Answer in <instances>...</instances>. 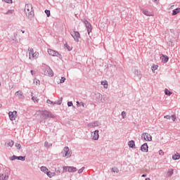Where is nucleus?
<instances>
[{
    "mask_svg": "<svg viewBox=\"0 0 180 180\" xmlns=\"http://www.w3.org/2000/svg\"><path fill=\"white\" fill-rule=\"evenodd\" d=\"M25 13L28 18H33L34 12L33 11V6L31 4H27L25 7Z\"/></svg>",
    "mask_w": 180,
    "mask_h": 180,
    "instance_id": "obj_1",
    "label": "nucleus"
},
{
    "mask_svg": "<svg viewBox=\"0 0 180 180\" xmlns=\"http://www.w3.org/2000/svg\"><path fill=\"white\" fill-rule=\"evenodd\" d=\"M28 53H29V60H37V58H39V52L34 51V49H33V48H29Z\"/></svg>",
    "mask_w": 180,
    "mask_h": 180,
    "instance_id": "obj_2",
    "label": "nucleus"
},
{
    "mask_svg": "<svg viewBox=\"0 0 180 180\" xmlns=\"http://www.w3.org/2000/svg\"><path fill=\"white\" fill-rule=\"evenodd\" d=\"M39 115H40L41 120H45V119H49V117H51V114L47 110L39 111Z\"/></svg>",
    "mask_w": 180,
    "mask_h": 180,
    "instance_id": "obj_3",
    "label": "nucleus"
},
{
    "mask_svg": "<svg viewBox=\"0 0 180 180\" xmlns=\"http://www.w3.org/2000/svg\"><path fill=\"white\" fill-rule=\"evenodd\" d=\"M70 34L75 41H79V39H81V35L79 34V32L78 31H72L70 32Z\"/></svg>",
    "mask_w": 180,
    "mask_h": 180,
    "instance_id": "obj_4",
    "label": "nucleus"
},
{
    "mask_svg": "<svg viewBox=\"0 0 180 180\" xmlns=\"http://www.w3.org/2000/svg\"><path fill=\"white\" fill-rule=\"evenodd\" d=\"M48 53L49 54V56H52V57H59V58H62L61 54H60V53L53 49H48Z\"/></svg>",
    "mask_w": 180,
    "mask_h": 180,
    "instance_id": "obj_5",
    "label": "nucleus"
},
{
    "mask_svg": "<svg viewBox=\"0 0 180 180\" xmlns=\"http://www.w3.org/2000/svg\"><path fill=\"white\" fill-rule=\"evenodd\" d=\"M62 154H63V157H67V158H68L71 157V154H72V153L70 151V148L65 146L62 151Z\"/></svg>",
    "mask_w": 180,
    "mask_h": 180,
    "instance_id": "obj_6",
    "label": "nucleus"
},
{
    "mask_svg": "<svg viewBox=\"0 0 180 180\" xmlns=\"http://www.w3.org/2000/svg\"><path fill=\"white\" fill-rule=\"evenodd\" d=\"M63 171L65 172H75L77 171V168L74 167H64Z\"/></svg>",
    "mask_w": 180,
    "mask_h": 180,
    "instance_id": "obj_7",
    "label": "nucleus"
},
{
    "mask_svg": "<svg viewBox=\"0 0 180 180\" xmlns=\"http://www.w3.org/2000/svg\"><path fill=\"white\" fill-rule=\"evenodd\" d=\"M142 137H143V140L146 141H151L153 140V136H151L148 133H143L142 134Z\"/></svg>",
    "mask_w": 180,
    "mask_h": 180,
    "instance_id": "obj_8",
    "label": "nucleus"
},
{
    "mask_svg": "<svg viewBox=\"0 0 180 180\" xmlns=\"http://www.w3.org/2000/svg\"><path fill=\"white\" fill-rule=\"evenodd\" d=\"M17 112L16 111H13V112H8V116H9V119L12 121L15 120L16 119V115H17Z\"/></svg>",
    "mask_w": 180,
    "mask_h": 180,
    "instance_id": "obj_9",
    "label": "nucleus"
},
{
    "mask_svg": "<svg viewBox=\"0 0 180 180\" xmlns=\"http://www.w3.org/2000/svg\"><path fill=\"white\" fill-rule=\"evenodd\" d=\"M91 139L93 140H98L99 139V131L96 130L91 133Z\"/></svg>",
    "mask_w": 180,
    "mask_h": 180,
    "instance_id": "obj_10",
    "label": "nucleus"
},
{
    "mask_svg": "<svg viewBox=\"0 0 180 180\" xmlns=\"http://www.w3.org/2000/svg\"><path fill=\"white\" fill-rule=\"evenodd\" d=\"M84 23L86 25V27L87 29V32H88V34H89L91 33V32H92V25H91V23H89L88 21H84Z\"/></svg>",
    "mask_w": 180,
    "mask_h": 180,
    "instance_id": "obj_11",
    "label": "nucleus"
},
{
    "mask_svg": "<svg viewBox=\"0 0 180 180\" xmlns=\"http://www.w3.org/2000/svg\"><path fill=\"white\" fill-rule=\"evenodd\" d=\"M141 12L145 15L146 16H154V13L150 12L148 10L142 9Z\"/></svg>",
    "mask_w": 180,
    "mask_h": 180,
    "instance_id": "obj_12",
    "label": "nucleus"
},
{
    "mask_svg": "<svg viewBox=\"0 0 180 180\" xmlns=\"http://www.w3.org/2000/svg\"><path fill=\"white\" fill-rule=\"evenodd\" d=\"M141 151L143 153H148V145L147 143H144L141 147Z\"/></svg>",
    "mask_w": 180,
    "mask_h": 180,
    "instance_id": "obj_13",
    "label": "nucleus"
},
{
    "mask_svg": "<svg viewBox=\"0 0 180 180\" xmlns=\"http://www.w3.org/2000/svg\"><path fill=\"white\" fill-rule=\"evenodd\" d=\"M162 63H168V60H169V58H168L167 56H165V55H162L161 57H160Z\"/></svg>",
    "mask_w": 180,
    "mask_h": 180,
    "instance_id": "obj_14",
    "label": "nucleus"
},
{
    "mask_svg": "<svg viewBox=\"0 0 180 180\" xmlns=\"http://www.w3.org/2000/svg\"><path fill=\"white\" fill-rule=\"evenodd\" d=\"M15 144V142L13 141H8L6 144L5 146L6 147H13Z\"/></svg>",
    "mask_w": 180,
    "mask_h": 180,
    "instance_id": "obj_15",
    "label": "nucleus"
},
{
    "mask_svg": "<svg viewBox=\"0 0 180 180\" xmlns=\"http://www.w3.org/2000/svg\"><path fill=\"white\" fill-rule=\"evenodd\" d=\"M46 75L49 77H53V75H54V73L53 72V70L49 68L46 72Z\"/></svg>",
    "mask_w": 180,
    "mask_h": 180,
    "instance_id": "obj_16",
    "label": "nucleus"
},
{
    "mask_svg": "<svg viewBox=\"0 0 180 180\" xmlns=\"http://www.w3.org/2000/svg\"><path fill=\"white\" fill-rule=\"evenodd\" d=\"M46 175L49 178H53V176H56V172H51L48 170V172H46Z\"/></svg>",
    "mask_w": 180,
    "mask_h": 180,
    "instance_id": "obj_17",
    "label": "nucleus"
},
{
    "mask_svg": "<svg viewBox=\"0 0 180 180\" xmlns=\"http://www.w3.org/2000/svg\"><path fill=\"white\" fill-rule=\"evenodd\" d=\"M1 180H8L9 179V175L8 174H1L0 176Z\"/></svg>",
    "mask_w": 180,
    "mask_h": 180,
    "instance_id": "obj_18",
    "label": "nucleus"
},
{
    "mask_svg": "<svg viewBox=\"0 0 180 180\" xmlns=\"http://www.w3.org/2000/svg\"><path fill=\"white\" fill-rule=\"evenodd\" d=\"M178 13H180V8L173 10V11H172L173 16H175V15H178Z\"/></svg>",
    "mask_w": 180,
    "mask_h": 180,
    "instance_id": "obj_19",
    "label": "nucleus"
},
{
    "mask_svg": "<svg viewBox=\"0 0 180 180\" xmlns=\"http://www.w3.org/2000/svg\"><path fill=\"white\" fill-rule=\"evenodd\" d=\"M41 171L42 172H44V174H47V172H49V169H47V167L42 166L41 167Z\"/></svg>",
    "mask_w": 180,
    "mask_h": 180,
    "instance_id": "obj_20",
    "label": "nucleus"
},
{
    "mask_svg": "<svg viewBox=\"0 0 180 180\" xmlns=\"http://www.w3.org/2000/svg\"><path fill=\"white\" fill-rule=\"evenodd\" d=\"M128 146H129L131 148H133V147H134V146H136V144L134 143V141H130L128 143Z\"/></svg>",
    "mask_w": 180,
    "mask_h": 180,
    "instance_id": "obj_21",
    "label": "nucleus"
},
{
    "mask_svg": "<svg viewBox=\"0 0 180 180\" xmlns=\"http://www.w3.org/2000/svg\"><path fill=\"white\" fill-rule=\"evenodd\" d=\"M173 160H179L180 155L179 153H176L174 155L172 156Z\"/></svg>",
    "mask_w": 180,
    "mask_h": 180,
    "instance_id": "obj_22",
    "label": "nucleus"
},
{
    "mask_svg": "<svg viewBox=\"0 0 180 180\" xmlns=\"http://www.w3.org/2000/svg\"><path fill=\"white\" fill-rule=\"evenodd\" d=\"M165 95H168V96H171L172 95V93L168 90V89H165Z\"/></svg>",
    "mask_w": 180,
    "mask_h": 180,
    "instance_id": "obj_23",
    "label": "nucleus"
},
{
    "mask_svg": "<svg viewBox=\"0 0 180 180\" xmlns=\"http://www.w3.org/2000/svg\"><path fill=\"white\" fill-rule=\"evenodd\" d=\"M65 47L68 50V51H71V50H72V46H70L67 43L65 44Z\"/></svg>",
    "mask_w": 180,
    "mask_h": 180,
    "instance_id": "obj_24",
    "label": "nucleus"
},
{
    "mask_svg": "<svg viewBox=\"0 0 180 180\" xmlns=\"http://www.w3.org/2000/svg\"><path fill=\"white\" fill-rule=\"evenodd\" d=\"M101 85H103L104 88L107 89L108 86V82L107 81L101 82Z\"/></svg>",
    "mask_w": 180,
    "mask_h": 180,
    "instance_id": "obj_25",
    "label": "nucleus"
},
{
    "mask_svg": "<svg viewBox=\"0 0 180 180\" xmlns=\"http://www.w3.org/2000/svg\"><path fill=\"white\" fill-rule=\"evenodd\" d=\"M172 174H174V169H170L168 172H167V175L168 176H171L172 175Z\"/></svg>",
    "mask_w": 180,
    "mask_h": 180,
    "instance_id": "obj_26",
    "label": "nucleus"
},
{
    "mask_svg": "<svg viewBox=\"0 0 180 180\" xmlns=\"http://www.w3.org/2000/svg\"><path fill=\"white\" fill-rule=\"evenodd\" d=\"M155 70H158V65H153L152 67V71H155Z\"/></svg>",
    "mask_w": 180,
    "mask_h": 180,
    "instance_id": "obj_27",
    "label": "nucleus"
},
{
    "mask_svg": "<svg viewBox=\"0 0 180 180\" xmlns=\"http://www.w3.org/2000/svg\"><path fill=\"white\" fill-rule=\"evenodd\" d=\"M34 84H35L36 85H40V80H39L37 79H34Z\"/></svg>",
    "mask_w": 180,
    "mask_h": 180,
    "instance_id": "obj_28",
    "label": "nucleus"
},
{
    "mask_svg": "<svg viewBox=\"0 0 180 180\" xmlns=\"http://www.w3.org/2000/svg\"><path fill=\"white\" fill-rule=\"evenodd\" d=\"M15 95H16L17 96H23V94H22V91H17V92L15 93Z\"/></svg>",
    "mask_w": 180,
    "mask_h": 180,
    "instance_id": "obj_29",
    "label": "nucleus"
},
{
    "mask_svg": "<svg viewBox=\"0 0 180 180\" xmlns=\"http://www.w3.org/2000/svg\"><path fill=\"white\" fill-rule=\"evenodd\" d=\"M45 13H46L47 18H50L51 13H50L49 10H45Z\"/></svg>",
    "mask_w": 180,
    "mask_h": 180,
    "instance_id": "obj_30",
    "label": "nucleus"
},
{
    "mask_svg": "<svg viewBox=\"0 0 180 180\" xmlns=\"http://www.w3.org/2000/svg\"><path fill=\"white\" fill-rule=\"evenodd\" d=\"M112 172H119V169L117 167H112Z\"/></svg>",
    "mask_w": 180,
    "mask_h": 180,
    "instance_id": "obj_31",
    "label": "nucleus"
},
{
    "mask_svg": "<svg viewBox=\"0 0 180 180\" xmlns=\"http://www.w3.org/2000/svg\"><path fill=\"white\" fill-rule=\"evenodd\" d=\"M25 157L23 156H20L17 158V160H19L20 161H25Z\"/></svg>",
    "mask_w": 180,
    "mask_h": 180,
    "instance_id": "obj_32",
    "label": "nucleus"
},
{
    "mask_svg": "<svg viewBox=\"0 0 180 180\" xmlns=\"http://www.w3.org/2000/svg\"><path fill=\"white\" fill-rule=\"evenodd\" d=\"M15 147L18 148V150H20L22 146L20 143H15Z\"/></svg>",
    "mask_w": 180,
    "mask_h": 180,
    "instance_id": "obj_33",
    "label": "nucleus"
},
{
    "mask_svg": "<svg viewBox=\"0 0 180 180\" xmlns=\"http://www.w3.org/2000/svg\"><path fill=\"white\" fill-rule=\"evenodd\" d=\"M13 12H15L14 10H9L7 11L6 15L12 14Z\"/></svg>",
    "mask_w": 180,
    "mask_h": 180,
    "instance_id": "obj_34",
    "label": "nucleus"
},
{
    "mask_svg": "<svg viewBox=\"0 0 180 180\" xmlns=\"http://www.w3.org/2000/svg\"><path fill=\"white\" fill-rule=\"evenodd\" d=\"M171 118L173 122H175V120H176V116H175V115H172Z\"/></svg>",
    "mask_w": 180,
    "mask_h": 180,
    "instance_id": "obj_35",
    "label": "nucleus"
},
{
    "mask_svg": "<svg viewBox=\"0 0 180 180\" xmlns=\"http://www.w3.org/2000/svg\"><path fill=\"white\" fill-rule=\"evenodd\" d=\"M65 82V77H61L60 84H63V82Z\"/></svg>",
    "mask_w": 180,
    "mask_h": 180,
    "instance_id": "obj_36",
    "label": "nucleus"
},
{
    "mask_svg": "<svg viewBox=\"0 0 180 180\" xmlns=\"http://www.w3.org/2000/svg\"><path fill=\"white\" fill-rule=\"evenodd\" d=\"M6 4H12V0H2Z\"/></svg>",
    "mask_w": 180,
    "mask_h": 180,
    "instance_id": "obj_37",
    "label": "nucleus"
},
{
    "mask_svg": "<svg viewBox=\"0 0 180 180\" xmlns=\"http://www.w3.org/2000/svg\"><path fill=\"white\" fill-rule=\"evenodd\" d=\"M32 101H34V102H39V99H37V97H34V96H33L32 98Z\"/></svg>",
    "mask_w": 180,
    "mask_h": 180,
    "instance_id": "obj_38",
    "label": "nucleus"
},
{
    "mask_svg": "<svg viewBox=\"0 0 180 180\" xmlns=\"http://www.w3.org/2000/svg\"><path fill=\"white\" fill-rule=\"evenodd\" d=\"M11 161H13V160H18V156L13 155V156L11 158Z\"/></svg>",
    "mask_w": 180,
    "mask_h": 180,
    "instance_id": "obj_39",
    "label": "nucleus"
},
{
    "mask_svg": "<svg viewBox=\"0 0 180 180\" xmlns=\"http://www.w3.org/2000/svg\"><path fill=\"white\" fill-rule=\"evenodd\" d=\"M121 115H122L123 119H124V117H126V112L123 111Z\"/></svg>",
    "mask_w": 180,
    "mask_h": 180,
    "instance_id": "obj_40",
    "label": "nucleus"
},
{
    "mask_svg": "<svg viewBox=\"0 0 180 180\" xmlns=\"http://www.w3.org/2000/svg\"><path fill=\"white\" fill-rule=\"evenodd\" d=\"M159 155H164V151L162 150H159Z\"/></svg>",
    "mask_w": 180,
    "mask_h": 180,
    "instance_id": "obj_41",
    "label": "nucleus"
},
{
    "mask_svg": "<svg viewBox=\"0 0 180 180\" xmlns=\"http://www.w3.org/2000/svg\"><path fill=\"white\" fill-rule=\"evenodd\" d=\"M46 103H49V105H53V101H51L50 100H47Z\"/></svg>",
    "mask_w": 180,
    "mask_h": 180,
    "instance_id": "obj_42",
    "label": "nucleus"
},
{
    "mask_svg": "<svg viewBox=\"0 0 180 180\" xmlns=\"http://www.w3.org/2000/svg\"><path fill=\"white\" fill-rule=\"evenodd\" d=\"M51 144L49 143V142H45V147H50Z\"/></svg>",
    "mask_w": 180,
    "mask_h": 180,
    "instance_id": "obj_43",
    "label": "nucleus"
},
{
    "mask_svg": "<svg viewBox=\"0 0 180 180\" xmlns=\"http://www.w3.org/2000/svg\"><path fill=\"white\" fill-rule=\"evenodd\" d=\"M165 119H167V120H169V119H171V116H169V115H165Z\"/></svg>",
    "mask_w": 180,
    "mask_h": 180,
    "instance_id": "obj_44",
    "label": "nucleus"
},
{
    "mask_svg": "<svg viewBox=\"0 0 180 180\" xmlns=\"http://www.w3.org/2000/svg\"><path fill=\"white\" fill-rule=\"evenodd\" d=\"M83 171H84V167H82V169H79L78 170V173H79V174H81V173H82Z\"/></svg>",
    "mask_w": 180,
    "mask_h": 180,
    "instance_id": "obj_45",
    "label": "nucleus"
},
{
    "mask_svg": "<svg viewBox=\"0 0 180 180\" xmlns=\"http://www.w3.org/2000/svg\"><path fill=\"white\" fill-rule=\"evenodd\" d=\"M68 106H72V101H69V102L68 103Z\"/></svg>",
    "mask_w": 180,
    "mask_h": 180,
    "instance_id": "obj_46",
    "label": "nucleus"
},
{
    "mask_svg": "<svg viewBox=\"0 0 180 180\" xmlns=\"http://www.w3.org/2000/svg\"><path fill=\"white\" fill-rule=\"evenodd\" d=\"M13 40H16V36L15 35L13 36Z\"/></svg>",
    "mask_w": 180,
    "mask_h": 180,
    "instance_id": "obj_47",
    "label": "nucleus"
},
{
    "mask_svg": "<svg viewBox=\"0 0 180 180\" xmlns=\"http://www.w3.org/2000/svg\"><path fill=\"white\" fill-rule=\"evenodd\" d=\"M31 74H32V75H34V74H35V73H34L33 70H31Z\"/></svg>",
    "mask_w": 180,
    "mask_h": 180,
    "instance_id": "obj_48",
    "label": "nucleus"
},
{
    "mask_svg": "<svg viewBox=\"0 0 180 180\" xmlns=\"http://www.w3.org/2000/svg\"><path fill=\"white\" fill-rule=\"evenodd\" d=\"M81 105H82V106L84 108V103L81 102Z\"/></svg>",
    "mask_w": 180,
    "mask_h": 180,
    "instance_id": "obj_49",
    "label": "nucleus"
},
{
    "mask_svg": "<svg viewBox=\"0 0 180 180\" xmlns=\"http://www.w3.org/2000/svg\"><path fill=\"white\" fill-rule=\"evenodd\" d=\"M77 106H79V103L77 101Z\"/></svg>",
    "mask_w": 180,
    "mask_h": 180,
    "instance_id": "obj_50",
    "label": "nucleus"
},
{
    "mask_svg": "<svg viewBox=\"0 0 180 180\" xmlns=\"http://www.w3.org/2000/svg\"><path fill=\"white\" fill-rule=\"evenodd\" d=\"M142 176H143V177H144V176H147V175H146V174H143V175H142Z\"/></svg>",
    "mask_w": 180,
    "mask_h": 180,
    "instance_id": "obj_51",
    "label": "nucleus"
},
{
    "mask_svg": "<svg viewBox=\"0 0 180 180\" xmlns=\"http://www.w3.org/2000/svg\"><path fill=\"white\" fill-rule=\"evenodd\" d=\"M146 180H151L150 178H146Z\"/></svg>",
    "mask_w": 180,
    "mask_h": 180,
    "instance_id": "obj_52",
    "label": "nucleus"
},
{
    "mask_svg": "<svg viewBox=\"0 0 180 180\" xmlns=\"http://www.w3.org/2000/svg\"><path fill=\"white\" fill-rule=\"evenodd\" d=\"M92 127V125H91V124H89V127Z\"/></svg>",
    "mask_w": 180,
    "mask_h": 180,
    "instance_id": "obj_53",
    "label": "nucleus"
},
{
    "mask_svg": "<svg viewBox=\"0 0 180 180\" xmlns=\"http://www.w3.org/2000/svg\"><path fill=\"white\" fill-rule=\"evenodd\" d=\"M21 32H22V33H25V31H23V30H21Z\"/></svg>",
    "mask_w": 180,
    "mask_h": 180,
    "instance_id": "obj_54",
    "label": "nucleus"
},
{
    "mask_svg": "<svg viewBox=\"0 0 180 180\" xmlns=\"http://www.w3.org/2000/svg\"><path fill=\"white\" fill-rule=\"evenodd\" d=\"M2 108V104H0V108Z\"/></svg>",
    "mask_w": 180,
    "mask_h": 180,
    "instance_id": "obj_55",
    "label": "nucleus"
},
{
    "mask_svg": "<svg viewBox=\"0 0 180 180\" xmlns=\"http://www.w3.org/2000/svg\"><path fill=\"white\" fill-rule=\"evenodd\" d=\"M0 86H1V83H0Z\"/></svg>",
    "mask_w": 180,
    "mask_h": 180,
    "instance_id": "obj_56",
    "label": "nucleus"
}]
</instances>
